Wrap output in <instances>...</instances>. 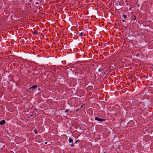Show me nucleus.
<instances>
[{"instance_id":"1","label":"nucleus","mask_w":153,"mask_h":153,"mask_svg":"<svg viewBox=\"0 0 153 153\" xmlns=\"http://www.w3.org/2000/svg\"><path fill=\"white\" fill-rule=\"evenodd\" d=\"M95 120L97 121L100 122H102L105 120V119H103L101 118H99L97 117H95Z\"/></svg>"},{"instance_id":"2","label":"nucleus","mask_w":153,"mask_h":153,"mask_svg":"<svg viewBox=\"0 0 153 153\" xmlns=\"http://www.w3.org/2000/svg\"><path fill=\"white\" fill-rule=\"evenodd\" d=\"M5 123V121L4 120H2L0 122V125H2L4 124Z\"/></svg>"},{"instance_id":"3","label":"nucleus","mask_w":153,"mask_h":153,"mask_svg":"<svg viewBox=\"0 0 153 153\" xmlns=\"http://www.w3.org/2000/svg\"><path fill=\"white\" fill-rule=\"evenodd\" d=\"M37 88V86L36 85H34L33 86L29 88L30 89H35Z\"/></svg>"},{"instance_id":"4","label":"nucleus","mask_w":153,"mask_h":153,"mask_svg":"<svg viewBox=\"0 0 153 153\" xmlns=\"http://www.w3.org/2000/svg\"><path fill=\"white\" fill-rule=\"evenodd\" d=\"M68 141L69 143L73 142V139L72 138H69L68 139Z\"/></svg>"},{"instance_id":"5","label":"nucleus","mask_w":153,"mask_h":153,"mask_svg":"<svg viewBox=\"0 0 153 153\" xmlns=\"http://www.w3.org/2000/svg\"><path fill=\"white\" fill-rule=\"evenodd\" d=\"M83 32H81L79 33V35L81 37H82V36H83Z\"/></svg>"},{"instance_id":"6","label":"nucleus","mask_w":153,"mask_h":153,"mask_svg":"<svg viewBox=\"0 0 153 153\" xmlns=\"http://www.w3.org/2000/svg\"><path fill=\"white\" fill-rule=\"evenodd\" d=\"M123 17L125 19H126V18L127 17V16L126 15H124Z\"/></svg>"},{"instance_id":"7","label":"nucleus","mask_w":153,"mask_h":153,"mask_svg":"<svg viewBox=\"0 0 153 153\" xmlns=\"http://www.w3.org/2000/svg\"><path fill=\"white\" fill-rule=\"evenodd\" d=\"M74 143H72L71 145V147H74Z\"/></svg>"},{"instance_id":"8","label":"nucleus","mask_w":153,"mask_h":153,"mask_svg":"<svg viewBox=\"0 0 153 153\" xmlns=\"http://www.w3.org/2000/svg\"><path fill=\"white\" fill-rule=\"evenodd\" d=\"M78 142V140H76V142H75V143H77Z\"/></svg>"},{"instance_id":"9","label":"nucleus","mask_w":153,"mask_h":153,"mask_svg":"<svg viewBox=\"0 0 153 153\" xmlns=\"http://www.w3.org/2000/svg\"><path fill=\"white\" fill-rule=\"evenodd\" d=\"M136 19V16H134V20Z\"/></svg>"},{"instance_id":"10","label":"nucleus","mask_w":153,"mask_h":153,"mask_svg":"<svg viewBox=\"0 0 153 153\" xmlns=\"http://www.w3.org/2000/svg\"><path fill=\"white\" fill-rule=\"evenodd\" d=\"M36 4H38L39 3L38 2H36L35 3Z\"/></svg>"},{"instance_id":"11","label":"nucleus","mask_w":153,"mask_h":153,"mask_svg":"<svg viewBox=\"0 0 153 153\" xmlns=\"http://www.w3.org/2000/svg\"><path fill=\"white\" fill-rule=\"evenodd\" d=\"M122 21L123 22H125V20H124V19Z\"/></svg>"},{"instance_id":"12","label":"nucleus","mask_w":153,"mask_h":153,"mask_svg":"<svg viewBox=\"0 0 153 153\" xmlns=\"http://www.w3.org/2000/svg\"><path fill=\"white\" fill-rule=\"evenodd\" d=\"M58 18L59 17V15L58 14Z\"/></svg>"},{"instance_id":"13","label":"nucleus","mask_w":153,"mask_h":153,"mask_svg":"<svg viewBox=\"0 0 153 153\" xmlns=\"http://www.w3.org/2000/svg\"><path fill=\"white\" fill-rule=\"evenodd\" d=\"M35 134H37V133L36 132V131H35Z\"/></svg>"},{"instance_id":"14","label":"nucleus","mask_w":153,"mask_h":153,"mask_svg":"<svg viewBox=\"0 0 153 153\" xmlns=\"http://www.w3.org/2000/svg\"><path fill=\"white\" fill-rule=\"evenodd\" d=\"M47 142H45V144H47Z\"/></svg>"},{"instance_id":"15","label":"nucleus","mask_w":153,"mask_h":153,"mask_svg":"<svg viewBox=\"0 0 153 153\" xmlns=\"http://www.w3.org/2000/svg\"><path fill=\"white\" fill-rule=\"evenodd\" d=\"M99 71H100V69L99 70Z\"/></svg>"},{"instance_id":"16","label":"nucleus","mask_w":153,"mask_h":153,"mask_svg":"<svg viewBox=\"0 0 153 153\" xmlns=\"http://www.w3.org/2000/svg\"><path fill=\"white\" fill-rule=\"evenodd\" d=\"M104 153H105V152H104Z\"/></svg>"}]
</instances>
